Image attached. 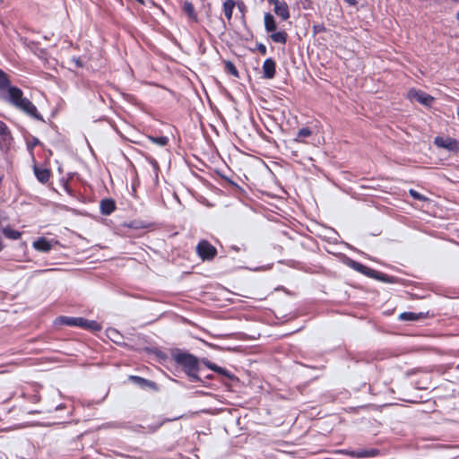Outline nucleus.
Instances as JSON below:
<instances>
[{"instance_id":"c9c22d12","label":"nucleus","mask_w":459,"mask_h":459,"mask_svg":"<svg viewBox=\"0 0 459 459\" xmlns=\"http://www.w3.org/2000/svg\"><path fill=\"white\" fill-rule=\"evenodd\" d=\"M267 1H268V3H269L270 4H273V5H275V4H277L278 3H280V1H279V0H267Z\"/></svg>"},{"instance_id":"393cba45","label":"nucleus","mask_w":459,"mask_h":459,"mask_svg":"<svg viewBox=\"0 0 459 459\" xmlns=\"http://www.w3.org/2000/svg\"><path fill=\"white\" fill-rule=\"evenodd\" d=\"M214 372H216V373H218V374H220V375H221V376H225V377H229V378H231V377H232V376L230 375V373L226 368H221V367H220V366H218V365H217V367L215 368Z\"/></svg>"},{"instance_id":"423d86ee","label":"nucleus","mask_w":459,"mask_h":459,"mask_svg":"<svg viewBox=\"0 0 459 459\" xmlns=\"http://www.w3.org/2000/svg\"><path fill=\"white\" fill-rule=\"evenodd\" d=\"M408 97L411 100H416L417 102L426 107H430L434 102V98L432 96L420 90H410L408 92Z\"/></svg>"},{"instance_id":"20e7f679","label":"nucleus","mask_w":459,"mask_h":459,"mask_svg":"<svg viewBox=\"0 0 459 459\" xmlns=\"http://www.w3.org/2000/svg\"><path fill=\"white\" fill-rule=\"evenodd\" d=\"M196 253L204 261L212 260L217 255V250L207 240H201L196 246Z\"/></svg>"},{"instance_id":"2f4dec72","label":"nucleus","mask_w":459,"mask_h":459,"mask_svg":"<svg viewBox=\"0 0 459 459\" xmlns=\"http://www.w3.org/2000/svg\"><path fill=\"white\" fill-rule=\"evenodd\" d=\"M204 364L207 366L208 368L212 369V371H214L215 368L217 367L216 364L207 360V361H204Z\"/></svg>"},{"instance_id":"72a5a7b5","label":"nucleus","mask_w":459,"mask_h":459,"mask_svg":"<svg viewBox=\"0 0 459 459\" xmlns=\"http://www.w3.org/2000/svg\"><path fill=\"white\" fill-rule=\"evenodd\" d=\"M344 1L351 5H356L358 3L356 0H344Z\"/></svg>"},{"instance_id":"2eb2a0df","label":"nucleus","mask_w":459,"mask_h":459,"mask_svg":"<svg viewBox=\"0 0 459 459\" xmlns=\"http://www.w3.org/2000/svg\"><path fill=\"white\" fill-rule=\"evenodd\" d=\"M236 7V2L234 0H226L223 3L222 9L225 17L230 22L232 19L233 10Z\"/></svg>"},{"instance_id":"aec40b11","label":"nucleus","mask_w":459,"mask_h":459,"mask_svg":"<svg viewBox=\"0 0 459 459\" xmlns=\"http://www.w3.org/2000/svg\"><path fill=\"white\" fill-rule=\"evenodd\" d=\"M108 336L112 342L117 344L121 343V340L123 338L120 333L114 328H110L108 330Z\"/></svg>"},{"instance_id":"dca6fc26","label":"nucleus","mask_w":459,"mask_h":459,"mask_svg":"<svg viewBox=\"0 0 459 459\" xmlns=\"http://www.w3.org/2000/svg\"><path fill=\"white\" fill-rule=\"evenodd\" d=\"M426 317L425 314L420 313H413V312H403L399 316V318L403 321H417L421 318Z\"/></svg>"},{"instance_id":"f704fd0d","label":"nucleus","mask_w":459,"mask_h":459,"mask_svg":"<svg viewBox=\"0 0 459 459\" xmlns=\"http://www.w3.org/2000/svg\"><path fill=\"white\" fill-rule=\"evenodd\" d=\"M39 143V141L37 138H34L30 146L32 147Z\"/></svg>"},{"instance_id":"f03ea898","label":"nucleus","mask_w":459,"mask_h":459,"mask_svg":"<svg viewBox=\"0 0 459 459\" xmlns=\"http://www.w3.org/2000/svg\"><path fill=\"white\" fill-rule=\"evenodd\" d=\"M172 359L178 365L182 367L183 370L191 380H199L197 375L199 371V361L195 356L186 351H177L172 353Z\"/></svg>"},{"instance_id":"a18cd8bd","label":"nucleus","mask_w":459,"mask_h":459,"mask_svg":"<svg viewBox=\"0 0 459 459\" xmlns=\"http://www.w3.org/2000/svg\"><path fill=\"white\" fill-rule=\"evenodd\" d=\"M456 368H459V365Z\"/></svg>"},{"instance_id":"412c9836","label":"nucleus","mask_w":459,"mask_h":459,"mask_svg":"<svg viewBox=\"0 0 459 459\" xmlns=\"http://www.w3.org/2000/svg\"><path fill=\"white\" fill-rule=\"evenodd\" d=\"M148 139L159 146H166L169 143V137L167 136H148Z\"/></svg>"},{"instance_id":"c85d7f7f","label":"nucleus","mask_w":459,"mask_h":459,"mask_svg":"<svg viewBox=\"0 0 459 459\" xmlns=\"http://www.w3.org/2000/svg\"><path fill=\"white\" fill-rule=\"evenodd\" d=\"M325 30V28L323 24H316L313 26V31L315 34L323 32Z\"/></svg>"},{"instance_id":"6e6552de","label":"nucleus","mask_w":459,"mask_h":459,"mask_svg":"<svg viewBox=\"0 0 459 459\" xmlns=\"http://www.w3.org/2000/svg\"><path fill=\"white\" fill-rule=\"evenodd\" d=\"M116 203L111 198L103 199L100 204V213L103 215H110L116 210Z\"/></svg>"},{"instance_id":"0eeeda50","label":"nucleus","mask_w":459,"mask_h":459,"mask_svg":"<svg viewBox=\"0 0 459 459\" xmlns=\"http://www.w3.org/2000/svg\"><path fill=\"white\" fill-rule=\"evenodd\" d=\"M275 67L276 64L273 58L269 57L265 59L262 67L264 78L273 79L275 75Z\"/></svg>"},{"instance_id":"7ed1b4c3","label":"nucleus","mask_w":459,"mask_h":459,"mask_svg":"<svg viewBox=\"0 0 459 459\" xmlns=\"http://www.w3.org/2000/svg\"><path fill=\"white\" fill-rule=\"evenodd\" d=\"M59 321L69 326H78L93 332H97L101 329V326L98 322L94 320H87L83 317L61 316L59 317Z\"/></svg>"},{"instance_id":"5701e85b","label":"nucleus","mask_w":459,"mask_h":459,"mask_svg":"<svg viewBox=\"0 0 459 459\" xmlns=\"http://www.w3.org/2000/svg\"><path fill=\"white\" fill-rule=\"evenodd\" d=\"M312 134V131L308 127H303L298 131L296 142H303L304 138H307Z\"/></svg>"},{"instance_id":"79ce46f5","label":"nucleus","mask_w":459,"mask_h":459,"mask_svg":"<svg viewBox=\"0 0 459 459\" xmlns=\"http://www.w3.org/2000/svg\"><path fill=\"white\" fill-rule=\"evenodd\" d=\"M457 116L459 117V104H458V107H457Z\"/></svg>"},{"instance_id":"c03bdc74","label":"nucleus","mask_w":459,"mask_h":459,"mask_svg":"<svg viewBox=\"0 0 459 459\" xmlns=\"http://www.w3.org/2000/svg\"><path fill=\"white\" fill-rule=\"evenodd\" d=\"M3 2H4V0H0V3H3Z\"/></svg>"},{"instance_id":"9d476101","label":"nucleus","mask_w":459,"mask_h":459,"mask_svg":"<svg viewBox=\"0 0 459 459\" xmlns=\"http://www.w3.org/2000/svg\"><path fill=\"white\" fill-rule=\"evenodd\" d=\"M351 268H353L354 270H356L357 272H359L367 276H373V273H375V271L367 267L366 265L359 263V262H356V261H353V260H351L348 264Z\"/></svg>"},{"instance_id":"b1692460","label":"nucleus","mask_w":459,"mask_h":459,"mask_svg":"<svg viewBox=\"0 0 459 459\" xmlns=\"http://www.w3.org/2000/svg\"><path fill=\"white\" fill-rule=\"evenodd\" d=\"M371 277L380 280L384 282H393V281L391 280V278H392L391 276L382 273H379V272H377V271H375V273H373V276H371Z\"/></svg>"},{"instance_id":"ea45409f","label":"nucleus","mask_w":459,"mask_h":459,"mask_svg":"<svg viewBox=\"0 0 459 459\" xmlns=\"http://www.w3.org/2000/svg\"><path fill=\"white\" fill-rule=\"evenodd\" d=\"M228 182H229L230 184H232V185H235V186H236V184H235V183H233L232 181L229 180V179H228Z\"/></svg>"},{"instance_id":"4be33fe9","label":"nucleus","mask_w":459,"mask_h":459,"mask_svg":"<svg viewBox=\"0 0 459 459\" xmlns=\"http://www.w3.org/2000/svg\"><path fill=\"white\" fill-rule=\"evenodd\" d=\"M225 71L229 74L234 76L235 78L239 77L238 71L235 65L231 61H225Z\"/></svg>"},{"instance_id":"9b49d317","label":"nucleus","mask_w":459,"mask_h":459,"mask_svg":"<svg viewBox=\"0 0 459 459\" xmlns=\"http://www.w3.org/2000/svg\"><path fill=\"white\" fill-rule=\"evenodd\" d=\"M11 134L5 123L0 120V141L7 147L11 143Z\"/></svg>"},{"instance_id":"1a4fd4ad","label":"nucleus","mask_w":459,"mask_h":459,"mask_svg":"<svg viewBox=\"0 0 459 459\" xmlns=\"http://www.w3.org/2000/svg\"><path fill=\"white\" fill-rule=\"evenodd\" d=\"M273 11L282 21H286L290 18L289 6L285 2H280L275 4Z\"/></svg>"},{"instance_id":"37998d69","label":"nucleus","mask_w":459,"mask_h":459,"mask_svg":"<svg viewBox=\"0 0 459 459\" xmlns=\"http://www.w3.org/2000/svg\"><path fill=\"white\" fill-rule=\"evenodd\" d=\"M456 18H457V20H459V12L456 14Z\"/></svg>"},{"instance_id":"f8f14e48","label":"nucleus","mask_w":459,"mask_h":459,"mask_svg":"<svg viewBox=\"0 0 459 459\" xmlns=\"http://www.w3.org/2000/svg\"><path fill=\"white\" fill-rule=\"evenodd\" d=\"M264 29L266 32L275 31L277 29V24L273 15L270 13H266L264 17Z\"/></svg>"},{"instance_id":"f257e3e1","label":"nucleus","mask_w":459,"mask_h":459,"mask_svg":"<svg viewBox=\"0 0 459 459\" xmlns=\"http://www.w3.org/2000/svg\"><path fill=\"white\" fill-rule=\"evenodd\" d=\"M0 99L30 117L43 120L36 106L23 96V91L20 88L12 84L10 76L2 69H0Z\"/></svg>"},{"instance_id":"473e14b6","label":"nucleus","mask_w":459,"mask_h":459,"mask_svg":"<svg viewBox=\"0 0 459 459\" xmlns=\"http://www.w3.org/2000/svg\"><path fill=\"white\" fill-rule=\"evenodd\" d=\"M132 429L134 431H136V432H140V431H143V429H145L144 427H143L142 425H135L132 428Z\"/></svg>"},{"instance_id":"cd10ccee","label":"nucleus","mask_w":459,"mask_h":459,"mask_svg":"<svg viewBox=\"0 0 459 459\" xmlns=\"http://www.w3.org/2000/svg\"><path fill=\"white\" fill-rule=\"evenodd\" d=\"M236 6L238 7V11L242 13V16H245V13L247 11L246 4L242 1H239L236 3Z\"/></svg>"},{"instance_id":"a211bd4d","label":"nucleus","mask_w":459,"mask_h":459,"mask_svg":"<svg viewBox=\"0 0 459 459\" xmlns=\"http://www.w3.org/2000/svg\"><path fill=\"white\" fill-rule=\"evenodd\" d=\"M288 34L284 30L271 32L270 39L275 43L286 44Z\"/></svg>"},{"instance_id":"f3484780","label":"nucleus","mask_w":459,"mask_h":459,"mask_svg":"<svg viewBox=\"0 0 459 459\" xmlns=\"http://www.w3.org/2000/svg\"><path fill=\"white\" fill-rule=\"evenodd\" d=\"M183 11L187 15L188 19L191 22H197V15L195 12L194 5L190 2H185L183 4Z\"/></svg>"},{"instance_id":"c756f323","label":"nucleus","mask_w":459,"mask_h":459,"mask_svg":"<svg viewBox=\"0 0 459 459\" xmlns=\"http://www.w3.org/2000/svg\"><path fill=\"white\" fill-rule=\"evenodd\" d=\"M256 48H257V50L259 51V53H260V54H262V55H264H264H266V53H267V48H266V47H265V45H264V44H263V43H258V44H257V46H256Z\"/></svg>"},{"instance_id":"39448f33","label":"nucleus","mask_w":459,"mask_h":459,"mask_svg":"<svg viewBox=\"0 0 459 459\" xmlns=\"http://www.w3.org/2000/svg\"><path fill=\"white\" fill-rule=\"evenodd\" d=\"M434 143L440 148L449 152H459V140L451 137L437 136Z\"/></svg>"},{"instance_id":"e433bc0d","label":"nucleus","mask_w":459,"mask_h":459,"mask_svg":"<svg viewBox=\"0 0 459 459\" xmlns=\"http://www.w3.org/2000/svg\"><path fill=\"white\" fill-rule=\"evenodd\" d=\"M158 428H159V426H158V427H149V428H148V432H154V431H156V429H157Z\"/></svg>"},{"instance_id":"a878e982","label":"nucleus","mask_w":459,"mask_h":459,"mask_svg":"<svg viewBox=\"0 0 459 459\" xmlns=\"http://www.w3.org/2000/svg\"><path fill=\"white\" fill-rule=\"evenodd\" d=\"M410 195L415 199V200H419V201H423V200H426V198L421 195L420 194L419 192H417L416 190H413V189H411L409 191Z\"/></svg>"},{"instance_id":"bb28decb","label":"nucleus","mask_w":459,"mask_h":459,"mask_svg":"<svg viewBox=\"0 0 459 459\" xmlns=\"http://www.w3.org/2000/svg\"><path fill=\"white\" fill-rule=\"evenodd\" d=\"M147 160L152 166L154 172L158 173L159 164H158L157 160L152 157H147Z\"/></svg>"},{"instance_id":"58836bf2","label":"nucleus","mask_w":459,"mask_h":459,"mask_svg":"<svg viewBox=\"0 0 459 459\" xmlns=\"http://www.w3.org/2000/svg\"><path fill=\"white\" fill-rule=\"evenodd\" d=\"M135 378H136V379H139V380H141V381H145V379H143V377H136Z\"/></svg>"},{"instance_id":"49530a36","label":"nucleus","mask_w":459,"mask_h":459,"mask_svg":"<svg viewBox=\"0 0 459 459\" xmlns=\"http://www.w3.org/2000/svg\"><path fill=\"white\" fill-rule=\"evenodd\" d=\"M458 352H459V351H458Z\"/></svg>"},{"instance_id":"4468645a","label":"nucleus","mask_w":459,"mask_h":459,"mask_svg":"<svg viewBox=\"0 0 459 459\" xmlns=\"http://www.w3.org/2000/svg\"><path fill=\"white\" fill-rule=\"evenodd\" d=\"M33 247L35 249H37L39 251L48 252L51 249L52 245L45 238H39V239L34 241Z\"/></svg>"},{"instance_id":"ddd939ff","label":"nucleus","mask_w":459,"mask_h":459,"mask_svg":"<svg viewBox=\"0 0 459 459\" xmlns=\"http://www.w3.org/2000/svg\"><path fill=\"white\" fill-rule=\"evenodd\" d=\"M34 174L37 179L41 183H47L50 178V171L47 169L34 167Z\"/></svg>"},{"instance_id":"6ab92c4d","label":"nucleus","mask_w":459,"mask_h":459,"mask_svg":"<svg viewBox=\"0 0 459 459\" xmlns=\"http://www.w3.org/2000/svg\"><path fill=\"white\" fill-rule=\"evenodd\" d=\"M2 232L5 238L13 240L19 239L22 237V233L20 231L13 230L10 227L4 228Z\"/></svg>"},{"instance_id":"7c9ffc66","label":"nucleus","mask_w":459,"mask_h":459,"mask_svg":"<svg viewBox=\"0 0 459 459\" xmlns=\"http://www.w3.org/2000/svg\"><path fill=\"white\" fill-rule=\"evenodd\" d=\"M72 61L75 64L76 67H82L83 64L79 57H73Z\"/></svg>"},{"instance_id":"4c0bfd02","label":"nucleus","mask_w":459,"mask_h":459,"mask_svg":"<svg viewBox=\"0 0 459 459\" xmlns=\"http://www.w3.org/2000/svg\"><path fill=\"white\" fill-rule=\"evenodd\" d=\"M3 179H4V176H1V175H0V185H1V184H2V182H3Z\"/></svg>"},{"instance_id":"a19ab883","label":"nucleus","mask_w":459,"mask_h":459,"mask_svg":"<svg viewBox=\"0 0 459 459\" xmlns=\"http://www.w3.org/2000/svg\"><path fill=\"white\" fill-rule=\"evenodd\" d=\"M180 418H182V416H178V417L174 418L173 420H178Z\"/></svg>"}]
</instances>
